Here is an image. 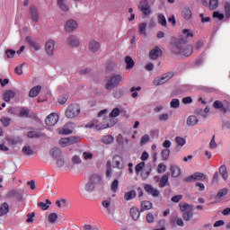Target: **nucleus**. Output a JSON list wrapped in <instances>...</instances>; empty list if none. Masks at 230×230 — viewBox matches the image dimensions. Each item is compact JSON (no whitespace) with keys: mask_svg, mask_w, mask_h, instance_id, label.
Instances as JSON below:
<instances>
[{"mask_svg":"<svg viewBox=\"0 0 230 230\" xmlns=\"http://www.w3.org/2000/svg\"><path fill=\"white\" fill-rule=\"evenodd\" d=\"M188 40L182 37L177 39L174 46L184 57H190L193 53V45H186Z\"/></svg>","mask_w":230,"mask_h":230,"instance_id":"1","label":"nucleus"},{"mask_svg":"<svg viewBox=\"0 0 230 230\" xmlns=\"http://www.w3.org/2000/svg\"><path fill=\"white\" fill-rule=\"evenodd\" d=\"M122 80L123 76H121V75L113 74L107 81V84H105V90L112 91V89H115V87H118L119 85V83Z\"/></svg>","mask_w":230,"mask_h":230,"instance_id":"2","label":"nucleus"},{"mask_svg":"<svg viewBox=\"0 0 230 230\" xmlns=\"http://www.w3.org/2000/svg\"><path fill=\"white\" fill-rule=\"evenodd\" d=\"M80 105H78L77 103H73L68 105L65 111V114L68 119H74V118H77V116L80 115Z\"/></svg>","mask_w":230,"mask_h":230,"instance_id":"3","label":"nucleus"},{"mask_svg":"<svg viewBox=\"0 0 230 230\" xmlns=\"http://www.w3.org/2000/svg\"><path fill=\"white\" fill-rule=\"evenodd\" d=\"M116 123H118V119L109 116L106 119H104L103 124L96 125L95 128L96 130H103L104 128H111V127H114Z\"/></svg>","mask_w":230,"mask_h":230,"instance_id":"4","label":"nucleus"},{"mask_svg":"<svg viewBox=\"0 0 230 230\" xmlns=\"http://www.w3.org/2000/svg\"><path fill=\"white\" fill-rule=\"evenodd\" d=\"M29 15L31 17V21L37 23L39 22V19L40 17V13H39V7L37 5L32 4L29 8Z\"/></svg>","mask_w":230,"mask_h":230,"instance_id":"5","label":"nucleus"},{"mask_svg":"<svg viewBox=\"0 0 230 230\" xmlns=\"http://www.w3.org/2000/svg\"><path fill=\"white\" fill-rule=\"evenodd\" d=\"M138 9L141 10L144 15H150L152 13V10L150 9V4H148V0H142L139 2Z\"/></svg>","mask_w":230,"mask_h":230,"instance_id":"6","label":"nucleus"},{"mask_svg":"<svg viewBox=\"0 0 230 230\" xmlns=\"http://www.w3.org/2000/svg\"><path fill=\"white\" fill-rule=\"evenodd\" d=\"M56 42L54 40H49L45 43V51L49 57H53L55 52Z\"/></svg>","mask_w":230,"mask_h":230,"instance_id":"7","label":"nucleus"},{"mask_svg":"<svg viewBox=\"0 0 230 230\" xmlns=\"http://www.w3.org/2000/svg\"><path fill=\"white\" fill-rule=\"evenodd\" d=\"M66 44L70 48H78L80 46V39L76 35H70L66 39Z\"/></svg>","mask_w":230,"mask_h":230,"instance_id":"8","label":"nucleus"},{"mask_svg":"<svg viewBox=\"0 0 230 230\" xmlns=\"http://www.w3.org/2000/svg\"><path fill=\"white\" fill-rule=\"evenodd\" d=\"M58 122V115L57 113L49 114L45 119V123L46 125H48V127H53L57 125Z\"/></svg>","mask_w":230,"mask_h":230,"instance_id":"9","label":"nucleus"},{"mask_svg":"<svg viewBox=\"0 0 230 230\" xmlns=\"http://www.w3.org/2000/svg\"><path fill=\"white\" fill-rule=\"evenodd\" d=\"M159 57H163V49L159 47H155L150 52H149V58L151 60H157Z\"/></svg>","mask_w":230,"mask_h":230,"instance_id":"10","label":"nucleus"},{"mask_svg":"<svg viewBox=\"0 0 230 230\" xmlns=\"http://www.w3.org/2000/svg\"><path fill=\"white\" fill-rule=\"evenodd\" d=\"M101 48H102V45L97 40H92L88 44V49L90 53H98Z\"/></svg>","mask_w":230,"mask_h":230,"instance_id":"11","label":"nucleus"},{"mask_svg":"<svg viewBox=\"0 0 230 230\" xmlns=\"http://www.w3.org/2000/svg\"><path fill=\"white\" fill-rule=\"evenodd\" d=\"M76 28H78V23L76 22V21L75 20L66 21L65 25L66 31H68V32L75 31Z\"/></svg>","mask_w":230,"mask_h":230,"instance_id":"12","label":"nucleus"},{"mask_svg":"<svg viewBox=\"0 0 230 230\" xmlns=\"http://www.w3.org/2000/svg\"><path fill=\"white\" fill-rule=\"evenodd\" d=\"M46 136V134L40 132V130L36 129V130H32V131H29L27 133V137L30 139H35V138H39V137H44Z\"/></svg>","mask_w":230,"mask_h":230,"instance_id":"13","label":"nucleus"},{"mask_svg":"<svg viewBox=\"0 0 230 230\" xmlns=\"http://www.w3.org/2000/svg\"><path fill=\"white\" fill-rule=\"evenodd\" d=\"M25 40H26L27 44H29V46H31V48H33V49H35V51L40 50V45H39V43H37L35 40H33V38L31 36H27L25 38Z\"/></svg>","mask_w":230,"mask_h":230,"instance_id":"14","label":"nucleus"},{"mask_svg":"<svg viewBox=\"0 0 230 230\" xmlns=\"http://www.w3.org/2000/svg\"><path fill=\"white\" fill-rule=\"evenodd\" d=\"M145 190L146 191V193H148V195H152V197H159L160 195L159 190L153 188V186L150 184H146L145 186Z\"/></svg>","mask_w":230,"mask_h":230,"instance_id":"15","label":"nucleus"},{"mask_svg":"<svg viewBox=\"0 0 230 230\" xmlns=\"http://www.w3.org/2000/svg\"><path fill=\"white\" fill-rule=\"evenodd\" d=\"M40 91H42V86L40 85L34 86L29 92L30 98H37V96H39V94L40 93Z\"/></svg>","mask_w":230,"mask_h":230,"instance_id":"16","label":"nucleus"},{"mask_svg":"<svg viewBox=\"0 0 230 230\" xmlns=\"http://www.w3.org/2000/svg\"><path fill=\"white\" fill-rule=\"evenodd\" d=\"M125 64H126L127 71H130V69H134V66H136V62H134V59H132L130 56H127L125 58Z\"/></svg>","mask_w":230,"mask_h":230,"instance_id":"17","label":"nucleus"},{"mask_svg":"<svg viewBox=\"0 0 230 230\" xmlns=\"http://www.w3.org/2000/svg\"><path fill=\"white\" fill-rule=\"evenodd\" d=\"M102 174L100 173H93L89 177V181L93 182L95 186L96 184H100L102 182Z\"/></svg>","mask_w":230,"mask_h":230,"instance_id":"18","label":"nucleus"},{"mask_svg":"<svg viewBox=\"0 0 230 230\" xmlns=\"http://www.w3.org/2000/svg\"><path fill=\"white\" fill-rule=\"evenodd\" d=\"M4 100L8 103L12 98H15V92L12 90L4 91L3 93Z\"/></svg>","mask_w":230,"mask_h":230,"instance_id":"19","label":"nucleus"},{"mask_svg":"<svg viewBox=\"0 0 230 230\" xmlns=\"http://www.w3.org/2000/svg\"><path fill=\"white\" fill-rule=\"evenodd\" d=\"M130 217L133 218V220H139V217L141 215V212H139V209L136 207H132L129 210Z\"/></svg>","mask_w":230,"mask_h":230,"instance_id":"20","label":"nucleus"},{"mask_svg":"<svg viewBox=\"0 0 230 230\" xmlns=\"http://www.w3.org/2000/svg\"><path fill=\"white\" fill-rule=\"evenodd\" d=\"M10 213V206L8 203H3L0 205V217H5Z\"/></svg>","mask_w":230,"mask_h":230,"instance_id":"21","label":"nucleus"},{"mask_svg":"<svg viewBox=\"0 0 230 230\" xmlns=\"http://www.w3.org/2000/svg\"><path fill=\"white\" fill-rule=\"evenodd\" d=\"M58 5L60 10L65 13H66V12H69V5H67L66 0H58Z\"/></svg>","mask_w":230,"mask_h":230,"instance_id":"22","label":"nucleus"},{"mask_svg":"<svg viewBox=\"0 0 230 230\" xmlns=\"http://www.w3.org/2000/svg\"><path fill=\"white\" fill-rule=\"evenodd\" d=\"M199 123V119L194 115H190L187 119V125L188 127H195Z\"/></svg>","mask_w":230,"mask_h":230,"instance_id":"23","label":"nucleus"},{"mask_svg":"<svg viewBox=\"0 0 230 230\" xmlns=\"http://www.w3.org/2000/svg\"><path fill=\"white\" fill-rule=\"evenodd\" d=\"M152 208H153L152 202H150L148 200H144V201L141 202L140 211H141V213H143V211L152 209Z\"/></svg>","mask_w":230,"mask_h":230,"instance_id":"24","label":"nucleus"},{"mask_svg":"<svg viewBox=\"0 0 230 230\" xmlns=\"http://www.w3.org/2000/svg\"><path fill=\"white\" fill-rule=\"evenodd\" d=\"M50 155L54 159H58L62 155V150L58 147H54L50 150Z\"/></svg>","mask_w":230,"mask_h":230,"instance_id":"25","label":"nucleus"},{"mask_svg":"<svg viewBox=\"0 0 230 230\" xmlns=\"http://www.w3.org/2000/svg\"><path fill=\"white\" fill-rule=\"evenodd\" d=\"M146 22H142L138 24V33L139 35H143V37H146Z\"/></svg>","mask_w":230,"mask_h":230,"instance_id":"26","label":"nucleus"},{"mask_svg":"<svg viewBox=\"0 0 230 230\" xmlns=\"http://www.w3.org/2000/svg\"><path fill=\"white\" fill-rule=\"evenodd\" d=\"M112 161L115 164L116 168H119V170H121V168H122L121 161H123L121 156L116 155L113 156Z\"/></svg>","mask_w":230,"mask_h":230,"instance_id":"27","label":"nucleus"},{"mask_svg":"<svg viewBox=\"0 0 230 230\" xmlns=\"http://www.w3.org/2000/svg\"><path fill=\"white\" fill-rule=\"evenodd\" d=\"M213 107L214 109H221L222 112H227V109L224 107V103L221 101H215Z\"/></svg>","mask_w":230,"mask_h":230,"instance_id":"28","label":"nucleus"},{"mask_svg":"<svg viewBox=\"0 0 230 230\" xmlns=\"http://www.w3.org/2000/svg\"><path fill=\"white\" fill-rule=\"evenodd\" d=\"M183 217V220H185V222H190V220H191V218H193V209H190L187 210L183 213L182 215Z\"/></svg>","mask_w":230,"mask_h":230,"instance_id":"29","label":"nucleus"},{"mask_svg":"<svg viewBox=\"0 0 230 230\" xmlns=\"http://www.w3.org/2000/svg\"><path fill=\"white\" fill-rule=\"evenodd\" d=\"M137 195L136 190H130L124 194V199L127 201L132 200V199H136Z\"/></svg>","mask_w":230,"mask_h":230,"instance_id":"30","label":"nucleus"},{"mask_svg":"<svg viewBox=\"0 0 230 230\" xmlns=\"http://www.w3.org/2000/svg\"><path fill=\"white\" fill-rule=\"evenodd\" d=\"M169 177H170V173H165L162 176V178L160 180V183H159L160 188H164V186H166V184H168Z\"/></svg>","mask_w":230,"mask_h":230,"instance_id":"31","label":"nucleus"},{"mask_svg":"<svg viewBox=\"0 0 230 230\" xmlns=\"http://www.w3.org/2000/svg\"><path fill=\"white\" fill-rule=\"evenodd\" d=\"M182 15L184 17L185 21H190V19L191 18V9H190V7H186L183 9L182 11Z\"/></svg>","mask_w":230,"mask_h":230,"instance_id":"32","label":"nucleus"},{"mask_svg":"<svg viewBox=\"0 0 230 230\" xmlns=\"http://www.w3.org/2000/svg\"><path fill=\"white\" fill-rule=\"evenodd\" d=\"M117 66H118V65L116 64V62L110 61L106 65V71L108 73H112V71H114V69H116Z\"/></svg>","mask_w":230,"mask_h":230,"instance_id":"33","label":"nucleus"},{"mask_svg":"<svg viewBox=\"0 0 230 230\" xmlns=\"http://www.w3.org/2000/svg\"><path fill=\"white\" fill-rule=\"evenodd\" d=\"M219 173L224 181H227V167H226V165H221L219 167Z\"/></svg>","mask_w":230,"mask_h":230,"instance_id":"34","label":"nucleus"},{"mask_svg":"<svg viewBox=\"0 0 230 230\" xmlns=\"http://www.w3.org/2000/svg\"><path fill=\"white\" fill-rule=\"evenodd\" d=\"M170 171L172 173V177H179L181 175V168L175 167V166H171Z\"/></svg>","mask_w":230,"mask_h":230,"instance_id":"35","label":"nucleus"},{"mask_svg":"<svg viewBox=\"0 0 230 230\" xmlns=\"http://www.w3.org/2000/svg\"><path fill=\"white\" fill-rule=\"evenodd\" d=\"M19 118H30V109L28 108H22L20 111Z\"/></svg>","mask_w":230,"mask_h":230,"instance_id":"36","label":"nucleus"},{"mask_svg":"<svg viewBox=\"0 0 230 230\" xmlns=\"http://www.w3.org/2000/svg\"><path fill=\"white\" fill-rule=\"evenodd\" d=\"M102 143L104 145H111V143H114V137L109 135V136H104L102 139Z\"/></svg>","mask_w":230,"mask_h":230,"instance_id":"37","label":"nucleus"},{"mask_svg":"<svg viewBox=\"0 0 230 230\" xmlns=\"http://www.w3.org/2000/svg\"><path fill=\"white\" fill-rule=\"evenodd\" d=\"M168 82L164 75L161 77H156L154 80V85H163V84H166Z\"/></svg>","mask_w":230,"mask_h":230,"instance_id":"38","label":"nucleus"},{"mask_svg":"<svg viewBox=\"0 0 230 230\" xmlns=\"http://www.w3.org/2000/svg\"><path fill=\"white\" fill-rule=\"evenodd\" d=\"M58 220V214L53 212L49 215V224H55Z\"/></svg>","mask_w":230,"mask_h":230,"instance_id":"39","label":"nucleus"},{"mask_svg":"<svg viewBox=\"0 0 230 230\" xmlns=\"http://www.w3.org/2000/svg\"><path fill=\"white\" fill-rule=\"evenodd\" d=\"M150 173H152V165H147L146 168V172H143L141 173L143 179H148L150 176Z\"/></svg>","mask_w":230,"mask_h":230,"instance_id":"40","label":"nucleus"},{"mask_svg":"<svg viewBox=\"0 0 230 230\" xmlns=\"http://www.w3.org/2000/svg\"><path fill=\"white\" fill-rule=\"evenodd\" d=\"M193 209V206L184 202V203H180V209L181 211H182L183 213H185V211H188V208Z\"/></svg>","mask_w":230,"mask_h":230,"instance_id":"41","label":"nucleus"},{"mask_svg":"<svg viewBox=\"0 0 230 230\" xmlns=\"http://www.w3.org/2000/svg\"><path fill=\"white\" fill-rule=\"evenodd\" d=\"M209 10H217L218 8V0H209Z\"/></svg>","mask_w":230,"mask_h":230,"instance_id":"42","label":"nucleus"},{"mask_svg":"<svg viewBox=\"0 0 230 230\" xmlns=\"http://www.w3.org/2000/svg\"><path fill=\"white\" fill-rule=\"evenodd\" d=\"M158 24H161V26H166V17H164V14H158Z\"/></svg>","mask_w":230,"mask_h":230,"instance_id":"43","label":"nucleus"},{"mask_svg":"<svg viewBox=\"0 0 230 230\" xmlns=\"http://www.w3.org/2000/svg\"><path fill=\"white\" fill-rule=\"evenodd\" d=\"M94 183L91 181H89V182L86 183L85 185V190L88 191L89 193L94 191Z\"/></svg>","mask_w":230,"mask_h":230,"instance_id":"44","label":"nucleus"},{"mask_svg":"<svg viewBox=\"0 0 230 230\" xmlns=\"http://www.w3.org/2000/svg\"><path fill=\"white\" fill-rule=\"evenodd\" d=\"M121 114V111L119 108H114L111 112L110 113V118H118Z\"/></svg>","mask_w":230,"mask_h":230,"instance_id":"45","label":"nucleus"},{"mask_svg":"<svg viewBox=\"0 0 230 230\" xmlns=\"http://www.w3.org/2000/svg\"><path fill=\"white\" fill-rule=\"evenodd\" d=\"M161 154L163 161H168V158L170 157V149H164Z\"/></svg>","mask_w":230,"mask_h":230,"instance_id":"46","label":"nucleus"},{"mask_svg":"<svg viewBox=\"0 0 230 230\" xmlns=\"http://www.w3.org/2000/svg\"><path fill=\"white\" fill-rule=\"evenodd\" d=\"M22 152L25 154V155H33V149H31V147L29 146H23Z\"/></svg>","mask_w":230,"mask_h":230,"instance_id":"47","label":"nucleus"},{"mask_svg":"<svg viewBox=\"0 0 230 230\" xmlns=\"http://www.w3.org/2000/svg\"><path fill=\"white\" fill-rule=\"evenodd\" d=\"M180 106H181V101H179V99H172L171 101L172 109H179Z\"/></svg>","mask_w":230,"mask_h":230,"instance_id":"48","label":"nucleus"},{"mask_svg":"<svg viewBox=\"0 0 230 230\" xmlns=\"http://www.w3.org/2000/svg\"><path fill=\"white\" fill-rule=\"evenodd\" d=\"M129 91H130V93H132V94H131L132 98H137L138 93L136 91H141V86L131 87Z\"/></svg>","mask_w":230,"mask_h":230,"instance_id":"49","label":"nucleus"},{"mask_svg":"<svg viewBox=\"0 0 230 230\" xmlns=\"http://www.w3.org/2000/svg\"><path fill=\"white\" fill-rule=\"evenodd\" d=\"M118 186H119V181L114 180L111 183V190L116 193L118 191Z\"/></svg>","mask_w":230,"mask_h":230,"instance_id":"50","label":"nucleus"},{"mask_svg":"<svg viewBox=\"0 0 230 230\" xmlns=\"http://www.w3.org/2000/svg\"><path fill=\"white\" fill-rule=\"evenodd\" d=\"M10 197H15L18 200H22V194L15 190L10 192Z\"/></svg>","mask_w":230,"mask_h":230,"instance_id":"51","label":"nucleus"},{"mask_svg":"<svg viewBox=\"0 0 230 230\" xmlns=\"http://www.w3.org/2000/svg\"><path fill=\"white\" fill-rule=\"evenodd\" d=\"M112 94H113V98L119 100V98H121V96H123V91L122 90H115Z\"/></svg>","mask_w":230,"mask_h":230,"instance_id":"52","label":"nucleus"},{"mask_svg":"<svg viewBox=\"0 0 230 230\" xmlns=\"http://www.w3.org/2000/svg\"><path fill=\"white\" fill-rule=\"evenodd\" d=\"M143 168H145V162H140L135 167L136 172L139 173V172H142Z\"/></svg>","mask_w":230,"mask_h":230,"instance_id":"53","label":"nucleus"},{"mask_svg":"<svg viewBox=\"0 0 230 230\" xmlns=\"http://www.w3.org/2000/svg\"><path fill=\"white\" fill-rule=\"evenodd\" d=\"M59 145H61L63 148H66V146H69V140L67 139V137L61 138L59 140Z\"/></svg>","mask_w":230,"mask_h":230,"instance_id":"54","label":"nucleus"},{"mask_svg":"<svg viewBox=\"0 0 230 230\" xmlns=\"http://www.w3.org/2000/svg\"><path fill=\"white\" fill-rule=\"evenodd\" d=\"M28 218L26 220L27 224H33L35 218V212H32L31 214L27 215Z\"/></svg>","mask_w":230,"mask_h":230,"instance_id":"55","label":"nucleus"},{"mask_svg":"<svg viewBox=\"0 0 230 230\" xmlns=\"http://www.w3.org/2000/svg\"><path fill=\"white\" fill-rule=\"evenodd\" d=\"M148 141H150V136L148 135H144L140 140V145H146V143H148Z\"/></svg>","mask_w":230,"mask_h":230,"instance_id":"56","label":"nucleus"},{"mask_svg":"<svg viewBox=\"0 0 230 230\" xmlns=\"http://www.w3.org/2000/svg\"><path fill=\"white\" fill-rule=\"evenodd\" d=\"M0 121L3 123L4 127H8V125H10V121H12V119L10 118H6V117H3Z\"/></svg>","mask_w":230,"mask_h":230,"instance_id":"57","label":"nucleus"},{"mask_svg":"<svg viewBox=\"0 0 230 230\" xmlns=\"http://www.w3.org/2000/svg\"><path fill=\"white\" fill-rule=\"evenodd\" d=\"M227 189H222L218 191V193L217 194V199H222V197H226V194L227 193Z\"/></svg>","mask_w":230,"mask_h":230,"instance_id":"58","label":"nucleus"},{"mask_svg":"<svg viewBox=\"0 0 230 230\" xmlns=\"http://www.w3.org/2000/svg\"><path fill=\"white\" fill-rule=\"evenodd\" d=\"M68 139V145H75L78 143V137H66Z\"/></svg>","mask_w":230,"mask_h":230,"instance_id":"59","label":"nucleus"},{"mask_svg":"<svg viewBox=\"0 0 230 230\" xmlns=\"http://www.w3.org/2000/svg\"><path fill=\"white\" fill-rule=\"evenodd\" d=\"M5 55H7V58H13V57H15V50H13V49H7L5 51Z\"/></svg>","mask_w":230,"mask_h":230,"instance_id":"60","label":"nucleus"},{"mask_svg":"<svg viewBox=\"0 0 230 230\" xmlns=\"http://www.w3.org/2000/svg\"><path fill=\"white\" fill-rule=\"evenodd\" d=\"M172 202H174L175 204L181 202V200H182V195H176V196H173L172 199H171Z\"/></svg>","mask_w":230,"mask_h":230,"instance_id":"61","label":"nucleus"},{"mask_svg":"<svg viewBox=\"0 0 230 230\" xmlns=\"http://www.w3.org/2000/svg\"><path fill=\"white\" fill-rule=\"evenodd\" d=\"M67 100H68L67 95H64V96L59 97L58 102V103H60V105H64L65 103H66Z\"/></svg>","mask_w":230,"mask_h":230,"instance_id":"62","label":"nucleus"},{"mask_svg":"<svg viewBox=\"0 0 230 230\" xmlns=\"http://www.w3.org/2000/svg\"><path fill=\"white\" fill-rule=\"evenodd\" d=\"M157 172L159 173H164V172H166V165H164V164H159L158 168H157Z\"/></svg>","mask_w":230,"mask_h":230,"instance_id":"63","label":"nucleus"},{"mask_svg":"<svg viewBox=\"0 0 230 230\" xmlns=\"http://www.w3.org/2000/svg\"><path fill=\"white\" fill-rule=\"evenodd\" d=\"M193 175L195 181H202V178L204 177V173L202 172H195Z\"/></svg>","mask_w":230,"mask_h":230,"instance_id":"64","label":"nucleus"}]
</instances>
